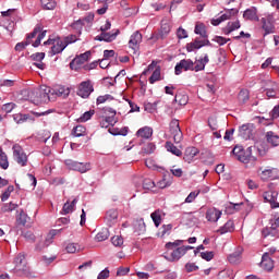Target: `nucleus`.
<instances>
[{"mask_svg": "<svg viewBox=\"0 0 279 279\" xmlns=\"http://www.w3.org/2000/svg\"><path fill=\"white\" fill-rule=\"evenodd\" d=\"M204 69H206V63L202 59H198L194 66V71H196V72L204 71Z\"/></svg>", "mask_w": 279, "mask_h": 279, "instance_id": "56", "label": "nucleus"}, {"mask_svg": "<svg viewBox=\"0 0 279 279\" xmlns=\"http://www.w3.org/2000/svg\"><path fill=\"white\" fill-rule=\"evenodd\" d=\"M262 28L265 32L264 36H267V34H274L276 27L274 26V24H271V22H267V20L262 19Z\"/></svg>", "mask_w": 279, "mask_h": 279, "instance_id": "32", "label": "nucleus"}, {"mask_svg": "<svg viewBox=\"0 0 279 279\" xmlns=\"http://www.w3.org/2000/svg\"><path fill=\"white\" fill-rule=\"evenodd\" d=\"M266 141L267 143L272 145V147H278L279 145V136L276 135V133H274L272 131L266 133Z\"/></svg>", "mask_w": 279, "mask_h": 279, "instance_id": "30", "label": "nucleus"}, {"mask_svg": "<svg viewBox=\"0 0 279 279\" xmlns=\"http://www.w3.org/2000/svg\"><path fill=\"white\" fill-rule=\"evenodd\" d=\"M243 250L236 248L233 253L229 254L228 260L231 265H239L241 263Z\"/></svg>", "mask_w": 279, "mask_h": 279, "instance_id": "23", "label": "nucleus"}, {"mask_svg": "<svg viewBox=\"0 0 279 279\" xmlns=\"http://www.w3.org/2000/svg\"><path fill=\"white\" fill-rule=\"evenodd\" d=\"M170 133L173 135L174 143H182V138L184 135L182 134V129H180V121L179 120H171L170 122Z\"/></svg>", "mask_w": 279, "mask_h": 279, "instance_id": "10", "label": "nucleus"}, {"mask_svg": "<svg viewBox=\"0 0 279 279\" xmlns=\"http://www.w3.org/2000/svg\"><path fill=\"white\" fill-rule=\"evenodd\" d=\"M68 254H75L77 252V244L75 243H70L65 247Z\"/></svg>", "mask_w": 279, "mask_h": 279, "instance_id": "61", "label": "nucleus"}, {"mask_svg": "<svg viewBox=\"0 0 279 279\" xmlns=\"http://www.w3.org/2000/svg\"><path fill=\"white\" fill-rule=\"evenodd\" d=\"M201 258H203V260L210 262V260H213V258H215V253L213 251L202 252Z\"/></svg>", "mask_w": 279, "mask_h": 279, "instance_id": "52", "label": "nucleus"}, {"mask_svg": "<svg viewBox=\"0 0 279 279\" xmlns=\"http://www.w3.org/2000/svg\"><path fill=\"white\" fill-rule=\"evenodd\" d=\"M220 218H221V210L215 207L207 209L206 211L207 221H211L213 223H216V221H219Z\"/></svg>", "mask_w": 279, "mask_h": 279, "instance_id": "21", "label": "nucleus"}, {"mask_svg": "<svg viewBox=\"0 0 279 279\" xmlns=\"http://www.w3.org/2000/svg\"><path fill=\"white\" fill-rule=\"evenodd\" d=\"M90 58V51H86L78 57L74 58L73 61L70 63L71 69H77L84 64V62H88V59Z\"/></svg>", "mask_w": 279, "mask_h": 279, "instance_id": "16", "label": "nucleus"}, {"mask_svg": "<svg viewBox=\"0 0 279 279\" xmlns=\"http://www.w3.org/2000/svg\"><path fill=\"white\" fill-rule=\"evenodd\" d=\"M31 58L35 60V62H43V60H45V52L33 53Z\"/></svg>", "mask_w": 279, "mask_h": 279, "instance_id": "59", "label": "nucleus"}, {"mask_svg": "<svg viewBox=\"0 0 279 279\" xmlns=\"http://www.w3.org/2000/svg\"><path fill=\"white\" fill-rule=\"evenodd\" d=\"M197 154H199V149H197L196 147H187L184 151V157L183 159L185 160V162H193V158H195V156H197Z\"/></svg>", "mask_w": 279, "mask_h": 279, "instance_id": "24", "label": "nucleus"}, {"mask_svg": "<svg viewBox=\"0 0 279 279\" xmlns=\"http://www.w3.org/2000/svg\"><path fill=\"white\" fill-rule=\"evenodd\" d=\"M195 34H198V36H202V38H208V33H206V25L204 24H196Z\"/></svg>", "mask_w": 279, "mask_h": 279, "instance_id": "40", "label": "nucleus"}, {"mask_svg": "<svg viewBox=\"0 0 279 279\" xmlns=\"http://www.w3.org/2000/svg\"><path fill=\"white\" fill-rule=\"evenodd\" d=\"M214 41L219 44L220 47H222V45H226L227 43H230V38H226V37H221V36H216L214 38Z\"/></svg>", "mask_w": 279, "mask_h": 279, "instance_id": "57", "label": "nucleus"}, {"mask_svg": "<svg viewBox=\"0 0 279 279\" xmlns=\"http://www.w3.org/2000/svg\"><path fill=\"white\" fill-rule=\"evenodd\" d=\"M199 269V266H196L195 263H187L185 264V271L187 274H191L193 271H197Z\"/></svg>", "mask_w": 279, "mask_h": 279, "instance_id": "54", "label": "nucleus"}, {"mask_svg": "<svg viewBox=\"0 0 279 279\" xmlns=\"http://www.w3.org/2000/svg\"><path fill=\"white\" fill-rule=\"evenodd\" d=\"M106 101H114V97L110 94L104 95V96H98L96 99L97 106L101 104H106Z\"/></svg>", "mask_w": 279, "mask_h": 279, "instance_id": "41", "label": "nucleus"}, {"mask_svg": "<svg viewBox=\"0 0 279 279\" xmlns=\"http://www.w3.org/2000/svg\"><path fill=\"white\" fill-rule=\"evenodd\" d=\"M141 43H143V34L136 31L131 35V38L129 40V47L130 49H133V51H136V49H138V47L141 46Z\"/></svg>", "mask_w": 279, "mask_h": 279, "instance_id": "15", "label": "nucleus"}, {"mask_svg": "<svg viewBox=\"0 0 279 279\" xmlns=\"http://www.w3.org/2000/svg\"><path fill=\"white\" fill-rule=\"evenodd\" d=\"M49 95H57V97H69L71 93L69 88L58 87L57 89L48 88Z\"/></svg>", "mask_w": 279, "mask_h": 279, "instance_id": "28", "label": "nucleus"}, {"mask_svg": "<svg viewBox=\"0 0 279 279\" xmlns=\"http://www.w3.org/2000/svg\"><path fill=\"white\" fill-rule=\"evenodd\" d=\"M182 241L175 240L174 242L166 243V252L163 253V258L169 260V263L178 262L182 256H184V248H182Z\"/></svg>", "mask_w": 279, "mask_h": 279, "instance_id": "1", "label": "nucleus"}, {"mask_svg": "<svg viewBox=\"0 0 279 279\" xmlns=\"http://www.w3.org/2000/svg\"><path fill=\"white\" fill-rule=\"evenodd\" d=\"M259 178L264 180V182H267V180H276L278 178V169L276 168L265 169L259 173Z\"/></svg>", "mask_w": 279, "mask_h": 279, "instance_id": "18", "label": "nucleus"}, {"mask_svg": "<svg viewBox=\"0 0 279 279\" xmlns=\"http://www.w3.org/2000/svg\"><path fill=\"white\" fill-rule=\"evenodd\" d=\"M86 134V128L84 125H76L73 129V135L76 136V138H80V136H85Z\"/></svg>", "mask_w": 279, "mask_h": 279, "instance_id": "42", "label": "nucleus"}, {"mask_svg": "<svg viewBox=\"0 0 279 279\" xmlns=\"http://www.w3.org/2000/svg\"><path fill=\"white\" fill-rule=\"evenodd\" d=\"M171 32V26L168 23L161 25L160 34L162 37L167 36Z\"/></svg>", "mask_w": 279, "mask_h": 279, "instance_id": "60", "label": "nucleus"}, {"mask_svg": "<svg viewBox=\"0 0 279 279\" xmlns=\"http://www.w3.org/2000/svg\"><path fill=\"white\" fill-rule=\"evenodd\" d=\"M95 90L90 81H84L78 85L77 95L83 99H88L90 94Z\"/></svg>", "mask_w": 279, "mask_h": 279, "instance_id": "11", "label": "nucleus"}, {"mask_svg": "<svg viewBox=\"0 0 279 279\" xmlns=\"http://www.w3.org/2000/svg\"><path fill=\"white\" fill-rule=\"evenodd\" d=\"M238 101L240 104H247V101H250V92L247 89L240 90Z\"/></svg>", "mask_w": 279, "mask_h": 279, "instance_id": "37", "label": "nucleus"}, {"mask_svg": "<svg viewBox=\"0 0 279 279\" xmlns=\"http://www.w3.org/2000/svg\"><path fill=\"white\" fill-rule=\"evenodd\" d=\"M177 36L180 40H182V38H189V34L186 33V29L180 27L178 31H177Z\"/></svg>", "mask_w": 279, "mask_h": 279, "instance_id": "62", "label": "nucleus"}, {"mask_svg": "<svg viewBox=\"0 0 279 279\" xmlns=\"http://www.w3.org/2000/svg\"><path fill=\"white\" fill-rule=\"evenodd\" d=\"M243 19H245L246 21H258L256 8L247 9L246 11H244Z\"/></svg>", "mask_w": 279, "mask_h": 279, "instance_id": "31", "label": "nucleus"}, {"mask_svg": "<svg viewBox=\"0 0 279 279\" xmlns=\"http://www.w3.org/2000/svg\"><path fill=\"white\" fill-rule=\"evenodd\" d=\"M130 274V267H120L117 270V276H128Z\"/></svg>", "mask_w": 279, "mask_h": 279, "instance_id": "64", "label": "nucleus"}, {"mask_svg": "<svg viewBox=\"0 0 279 279\" xmlns=\"http://www.w3.org/2000/svg\"><path fill=\"white\" fill-rule=\"evenodd\" d=\"M195 63L191 59H182L174 68L175 75H181L182 71H194Z\"/></svg>", "mask_w": 279, "mask_h": 279, "instance_id": "12", "label": "nucleus"}, {"mask_svg": "<svg viewBox=\"0 0 279 279\" xmlns=\"http://www.w3.org/2000/svg\"><path fill=\"white\" fill-rule=\"evenodd\" d=\"M13 120L15 123L21 125L22 123H25L26 121H34V118L29 114H23V113H15L13 114Z\"/></svg>", "mask_w": 279, "mask_h": 279, "instance_id": "29", "label": "nucleus"}, {"mask_svg": "<svg viewBox=\"0 0 279 279\" xmlns=\"http://www.w3.org/2000/svg\"><path fill=\"white\" fill-rule=\"evenodd\" d=\"M40 3L45 10H53L56 8L53 0H40Z\"/></svg>", "mask_w": 279, "mask_h": 279, "instance_id": "45", "label": "nucleus"}, {"mask_svg": "<svg viewBox=\"0 0 279 279\" xmlns=\"http://www.w3.org/2000/svg\"><path fill=\"white\" fill-rule=\"evenodd\" d=\"M111 243L114 247H121L123 245V238L121 235H114L111 238Z\"/></svg>", "mask_w": 279, "mask_h": 279, "instance_id": "49", "label": "nucleus"}, {"mask_svg": "<svg viewBox=\"0 0 279 279\" xmlns=\"http://www.w3.org/2000/svg\"><path fill=\"white\" fill-rule=\"evenodd\" d=\"M13 150V158L16 160L17 165L21 167H27V155L21 145L15 144L12 147Z\"/></svg>", "mask_w": 279, "mask_h": 279, "instance_id": "8", "label": "nucleus"}, {"mask_svg": "<svg viewBox=\"0 0 279 279\" xmlns=\"http://www.w3.org/2000/svg\"><path fill=\"white\" fill-rule=\"evenodd\" d=\"M93 114H95V110L86 111L85 113H83L80 118L81 123H86V121H90Z\"/></svg>", "mask_w": 279, "mask_h": 279, "instance_id": "48", "label": "nucleus"}, {"mask_svg": "<svg viewBox=\"0 0 279 279\" xmlns=\"http://www.w3.org/2000/svg\"><path fill=\"white\" fill-rule=\"evenodd\" d=\"M25 93H27L28 101H32V104H35V106H39V104H48V101H51V95H49V88H46V89L34 88Z\"/></svg>", "mask_w": 279, "mask_h": 279, "instance_id": "3", "label": "nucleus"}, {"mask_svg": "<svg viewBox=\"0 0 279 279\" xmlns=\"http://www.w3.org/2000/svg\"><path fill=\"white\" fill-rule=\"evenodd\" d=\"M110 238V231L107 228H104L101 231H99L95 239L98 241V243H101V241H107V239Z\"/></svg>", "mask_w": 279, "mask_h": 279, "instance_id": "36", "label": "nucleus"}, {"mask_svg": "<svg viewBox=\"0 0 279 279\" xmlns=\"http://www.w3.org/2000/svg\"><path fill=\"white\" fill-rule=\"evenodd\" d=\"M166 149L167 151H170V154H173L174 156H182V150L175 147L173 143L167 142L166 143Z\"/></svg>", "mask_w": 279, "mask_h": 279, "instance_id": "39", "label": "nucleus"}, {"mask_svg": "<svg viewBox=\"0 0 279 279\" xmlns=\"http://www.w3.org/2000/svg\"><path fill=\"white\" fill-rule=\"evenodd\" d=\"M156 187V183L151 179H144L143 189L146 191H151V189Z\"/></svg>", "mask_w": 279, "mask_h": 279, "instance_id": "46", "label": "nucleus"}, {"mask_svg": "<svg viewBox=\"0 0 279 279\" xmlns=\"http://www.w3.org/2000/svg\"><path fill=\"white\" fill-rule=\"evenodd\" d=\"M253 149H256V147L250 146L244 149L243 146L236 145L232 149V154L236 158V160L243 162L244 165H247L248 162H256V157L252 155Z\"/></svg>", "mask_w": 279, "mask_h": 279, "instance_id": "4", "label": "nucleus"}, {"mask_svg": "<svg viewBox=\"0 0 279 279\" xmlns=\"http://www.w3.org/2000/svg\"><path fill=\"white\" fill-rule=\"evenodd\" d=\"M117 36H119V29H116L112 33L101 32L100 35L96 36L95 40L112 43V40H117Z\"/></svg>", "mask_w": 279, "mask_h": 279, "instance_id": "17", "label": "nucleus"}, {"mask_svg": "<svg viewBox=\"0 0 279 279\" xmlns=\"http://www.w3.org/2000/svg\"><path fill=\"white\" fill-rule=\"evenodd\" d=\"M154 134V130L149 126H144L141 128L137 132H136V136H138L140 138H151Z\"/></svg>", "mask_w": 279, "mask_h": 279, "instance_id": "26", "label": "nucleus"}, {"mask_svg": "<svg viewBox=\"0 0 279 279\" xmlns=\"http://www.w3.org/2000/svg\"><path fill=\"white\" fill-rule=\"evenodd\" d=\"M75 204H77V198H74L71 203L66 202L62 208V215H69L73 213V208H75Z\"/></svg>", "mask_w": 279, "mask_h": 279, "instance_id": "34", "label": "nucleus"}, {"mask_svg": "<svg viewBox=\"0 0 279 279\" xmlns=\"http://www.w3.org/2000/svg\"><path fill=\"white\" fill-rule=\"evenodd\" d=\"M218 232L220 234H227V232H234V221L228 220L223 227H221Z\"/></svg>", "mask_w": 279, "mask_h": 279, "instance_id": "33", "label": "nucleus"}, {"mask_svg": "<svg viewBox=\"0 0 279 279\" xmlns=\"http://www.w3.org/2000/svg\"><path fill=\"white\" fill-rule=\"evenodd\" d=\"M156 228H158L160 226V223L162 222V216H160V210H156L150 215Z\"/></svg>", "mask_w": 279, "mask_h": 279, "instance_id": "43", "label": "nucleus"}, {"mask_svg": "<svg viewBox=\"0 0 279 279\" xmlns=\"http://www.w3.org/2000/svg\"><path fill=\"white\" fill-rule=\"evenodd\" d=\"M206 45H210L208 39L199 40L196 38L193 43L186 45V51H195V49H202V47H206Z\"/></svg>", "mask_w": 279, "mask_h": 279, "instance_id": "19", "label": "nucleus"}, {"mask_svg": "<svg viewBox=\"0 0 279 279\" xmlns=\"http://www.w3.org/2000/svg\"><path fill=\"white\" fill-rule=\"evenodd\" d=\"M208 125L213 131L219 130V121H217V117H210L208 119Z\"/></svg>", "mask_w": 279, "mask_h": 279, "instance_id": "47", "label": "nucleus"}, {"mask_svg": "<svg viewBox=\"0 0 279 279\" xmlns=\"http://www.w3.org/2000/svg\"><path fill=\"white\" fill-rule=\"evenodd\" d=\"M236 29H241V21L239 20L228 22L226 27L222 28V33L225 36H230V34H232V32H236Z\"/></svg>", "mask_w": 279, "mask_h": 279, "instance_id": "20", "label": "nucleus"}, {"mask_svg": "<svg viewBox=\"0 0 279 279\" xmlns=\"http://www.w3.org/2000/svg\"><path fill=\"white\" fill-rule=\"evenodd\" d=\"M0 167L1 169H8L10 162L8 161V155L3 151V148L0 147Z\"/></svg>", "mask_w": 279, "mask_h": 279, "instance_id": "38", "label": "nucleus"}, {"mask_svg": "<svg viewBox=\"0 0 279 279\" xmlns=\"http://www.w3.org/2000/svg\"><path fill=\"white\" fill-rule=\"evenodd\" d=\"M14 268L13 272L15 276H20V278H32V269L29 265H27V259L25 258V254L20 253L14 258Z\"/></svg>", "mask_w": 279, "mask_h": 279, "instance_id": "2", "label": "nucleus"}, {"mask_svg": "<svg viewBox=\"0 0 279 279\" xmlns=\"http://www.w3.org/2000/svg\"><path fill=\"white\" fill-rule=\"evenodd\" d=\"M264 199L269 202L271 208H279V193L276 191H268L264 193Z\"/></svg>", "mask_w": 279, "mask_h": 279, "instance_id": "14", "label": "nucleus"}, {"mask_svg": "<svg viewBox=\"0 0 279 279\" xmlns=\"http://www.w3.org/2000/svg\"><path fill=\"white\" fill-rule=\"evenodd\" d=\"M14 191V186H9L1 195V202H8L10 199V195Z\"/></svg>", "mask_w": 279, "mask_h": 279, "instance_id": "51", "label": "nucleus"}, {"mask_svg": "<svg viewBox=\"0 0 279 279\" xmlns=\"http://www.w3.org/2000/svg\"><path fill=\"white\" fill-rule=\"evenodd\" d=\"M44 45H52L51 46V54L58 56V53H62L66 49V44L63 41L62 38H49L47 41L44 43Z\"/></svg>", "mask_w": 279, "mask_h": 279, "instance_id": "6", "label": "nucleus"}, {"mask_svg": "<svg viewBox=\"0 0 279 279\" xmlns=\"http://www.w3.org/2000/svg\"><path fill=\"white\" fill-rule=\"evenodd\" d=\"M35 43L33 44V47H40V43L45 36H47V31H43V26L37 25L34 31L26 36V41L32 43L33 38H36Z\"/></svg>", "mask_w": 279, "mask_h": 279, "instance_id": "7", "label": "nucleus"}, {"mask_svg": "<svg viewBox=\"0 0 279 279\" xmlns=\"http://www.w3.org/2000/svg\"><path fill=\"white\" fill-rule=\"evenodd\" d=\"M197 195H199V191L191 192L185 198V204H193L195 202Z\"/></svg>", "mask_w": 279, "mask_h": 279, "instance_id": "50", "label": "nucleus"}, {"mask_svg": "<svg viewBox=\"0 0 279 279\" xmlns=\"http://www.w3.org/2000/svg\"><path fill=\"white\" fill-rule=\"evenodd\" d=\"M28 45H32V41H22V43H17L15 45V51H23V49H25Z\"/></svg>", "mask_w": 279, "mask_h": 279, "instance_id": "58", "label": "nucleus"}, {"mask_svg": "<svg viewBox=\"0 0 279 279\" xmlns=\"http://www.w3.org/2000/svg\"><path fill=\"white\" fill-rule=\"evenodd\" d=\"M226 13H223L220 19L221 21H230V19H232V16H236L239 14V11L236 9H226L225 10Z\"/></svg>", "mask_w": 279, "mask_h": 279, "instance_id": "35", "label": "nucleus"}, {"mask_svg": "<svg viewBox=\"0 0 279 279\" xmlns=\"http://www.w3.org/2000/svg\"><path fill=\"white\" fill-rule=\"evenodd\" d=\"M260 267L266 271H271V269H274V259H271L269 253H265L262 256Z\"/></svg>", "mask_w": 279, "mask_h": 279, "instance_id": "22", "label": "nucleus"}, {"mask_svg": "<svg viewBox=\"0 0 279 279\" xmlns=\"http://www.w3.org/2000/svg\"><path fill=\"white\" fill-rule=\"evenodd\" d=\"M118 218H119V213L117 211V209L108 210L105 217L107 221V226L112 227V225L114 223V221H117Z\"/></svg>", "mask_w": 279, "mask_h": 279, "instance_id": "25", "label": "nucleus"}, {"mask_svg": "<svg viewBox=\"0 0 279 279\" xmlns=\"http://www.w3.org/2000/svg\"><path fill=\"white\" fill-rule=\"evenodd\" d=\"M148 71H154L151 76L149 77V84H156L160 80V66H156V61H153L147 70L143 72V75H147Z\"/></svg>", "mask_w": 279, "mask_h": 279, "instance_id": "13", "label": "nucleus"}, {"mask_svg": "<svg viewBox=\"0 0 279 279\" xmlns=\"http://www.w3.org/2000/svg\"><path fill=\"white\" fill-rule=\"evenodd\" d=\"M266 97H268V99H276V95H278V93L276 92V88L270 87V88H266Z\"/></svg>", "mask_w": 279, "mask_h": 279, "instance_id": "55", "label": "nucleus"}, {"mask_svg": "<svg viewBox=\"0 0 279 279\" xmlns=\"http://www.w3.org/2000/svg\"><path fill=\"white\" fill-rule=\"evenodd\" d=\"M102 116L100 117V128H114L117 125V110L110 107H104L100 109Z\"/></svg>", "mask_w": 279, "mask_h": 279, "instance_id": "5", "label": "nucleus"}, {"mask_svg": "<svg viewBox=\"0 0 279 279\" xmlns=\"http://www.w3.org/2000/svg\"><path fill=\"white\" fill-rule=\"evenodd\" d=\"M65 165L72 171H78V173H86V171H90V163L73 161L72 159H66Z\"/></svg>", "mask_w": 279, "mask_h": 279, "instance_id": "9", "label": "nucleus"}, {"mask_svg": "<svg viewBox=\"0 0 279 279\" xmlns=\"http://www.w3.org/2000/svg\"><path fill=\"white\" fill-rule=\"evenodd\" d=\"M174 101H175L177 104H179L180 106H186V104H189V96H186V95H181V94L175 95Z\"/></svg>", "mask_w": 279, "mask_h": 279, "instance_id": "44", "label": "nucleus"}, {"mask_svg": "<svg viewBox=\"0 0 279 279\" xmlns=\"http://www.w3.org/2000/svg\"><path fill=\"white\" fill-rule=\"evenodd\" d=\"M14 108H16V105L14 102H8L2 106V110L4 112H12Z\"/></svg>", "mask_w": 279, "mask_h": 279, "instance_id": "63", "label": "nucleus"}, {"mask_svg": "<svg viewBox=\"0 0 279 279\" xmlns=\"http://www.w3.org/2000/svg\"><path fill=\"white\" fill-rule=\"evenodd\" d=\"M63 43L65 44V47H69V45H72V43H77V36L69 35L63 38Z\"/></svg>", "mask_w": 279, "mask_h": 279, "instance_id": "53", "label": "nucleus"}, {"mask_svg": "<svg viewBox=\"0 0 279 279\" xmlns=\"http://www.w3.org/2000/svg\"><path fill=\"white\" fill-rule=\"evenodd\" d=\"M146 230L147 227L145 226V220L143 218L134 222V232H136V234H145Z\"/></svg>", "mask_w": 279, "mask_h": 279, "instance_id": "27", "label": "nucleus"}]
</instances>
